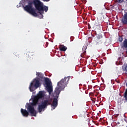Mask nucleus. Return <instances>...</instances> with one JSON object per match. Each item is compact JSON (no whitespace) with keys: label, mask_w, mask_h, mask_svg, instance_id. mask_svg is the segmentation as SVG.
Segmentation results:
<instances>
[{"label":"nucleus","mask_w":127,"mask_h":127,"mask_svg":"<svg viewBox=\"0 0 127 127\" xmlns=\"http://www.w3.org/2000/svg\"><path fill=\"white\" fill-rule=\"evenodd\" d=\"M71 78L70 76L67 77H64V78L62 79L59 82H58L57 86L55 88V93L56 94L55 98L53 99V102L52 99L48 100L51 101V104L50 106H51V108L53 110H55L58 106V98L59 97V94L61 92V90H63L64 88L67 86L68 83V81Z\"/></svg>","instance_id":"obj_1"},{"label":"nucleus","mask_w":127,"mask_h":127,"mask_svg":"<svg viewBox=\"0 0 127 127\" xmlns=\"http://www.w3.org/2000/svg\"><path fill=\"white\" fill-rule=\"evenodd\" d=\"M44 95L45 94L43 91H40L37 96L34 98L33 102L31 105L28 106L27 110L29 111V113L31 114L32 116H36L37 112L34 109V106H36L38 103L39 99L43 98L44 97Z\"/></svg>","instance_id":"obj_2"},{"label":"nucleus","mask_w":127,"mask_h":127,"mask_svg":"<svg viewBox=\"0 0 127 127\" xmlns=\"http://www.w3.org/2000/svg\"><path fill=\"white\" fill-rule=\"evenodd\" d=\"M33 3L35 6L36 10L39 11L41 16L43 17L42 14L44 13V11L45 12H47L48 11V7L44 6L43 3L39 0H33Z\"/></svg>","instance_id":"obj_3"},{"label":"nucleus","mask_w":127,"mask_h":127,"mask_svg":"<svg viewBox=\"0 0 127 127\" xmlns=\"http://www.w3.org/2000/svg\"><path fill=\"white\" fill-rule=\"evenodd\" d=\"M36 75L40 78L41 79H44L45 85L47 88V91L49 93H51L53 91V85L50 79L48 77H45L43 74L41 72H37Z\"/></svg>","instance_id":"obj_4"},{"label":"nucleus","mask_w":127,"mask_h":127,"mask_svg":"<svg viewBox=\"0 0 127 127\" xmlns=\"http://www.w3.org/2000/svg\"><path fill=\"white\" fill-rule=\"evenodd\" d=\"M33 2L28 1V5L24 7V9L34 16H38V13L36 12L35 9L33 7Z\"/></svg>","instance_id":"obj_5"},{"label":"nucleus","mask_w":127,"mask_h":127,"mask_svg":"<svg viewBox=\"0 0 127 127\" xmlns=\"http://www.w3.org/2000/svg\"><path fill=\"white\" fill-rule=\"evenodd\" d=\"M51 104V101L49 100H45L43 101L41 105L38 106V110L39 113H41L43 110L46 109L47 106H50Z\"/></svg>","instance_id":"obj_6"},{"label":"nucleus","mask_w":127,"mask_h":127,"mask_svg":"<svg viewBox=\"0 0 127 127\" xmlns=\"http://www.w3.org/2000/svg\"><path fill=\"white\" fill-rule=\"evenodd\" d=\"M40 84V80L38 79H34L33 82H32L29 86V89L31 92L34 91V87L37 89L39 87Z\"/></svg>","instance_id":"obj_7"},{"label":"nucleus","mask_w":127,"mask_h":127,"mask_svg":"<svg viewBox=\"0 0 127 127\" xmlns=\"http://www.w3.org/2000/svg\"><path fill=\"white\" fill-rule=\"evenodd\" d=\"M26 110L23 109L22 108L21 109L20 112L22 115L24 117H27L29 116V112H28Z\"/></svg>","instance_id":"obj_8"},{"label":"nucleus","mask_w":127,"mask_h":127,"mask_svg":"<svg viewBox=\"0 0 127 127\" xmlns=\"http://www.w3.org/2000/svg\"><path fill=\"white\" fill-rule=\"evenodd\" d=\"M59 48L60 50L62 52H65L67 50V47L64 45H60Z\"/></svg>","instance_id":"obj_9"},{"label":"nucleus","mask_w":127,"mask_h":127,"mask_svg":"<svg viewBox=\"0 0 127 127\" xmlns=\"http://www.w3.org/2000/svg\"><path fill=\"white\" fill-rule=\"evenodd\" d=\"M34 53V52H32V51H27V53L26 55L28 56V58H29L30 56H33L35 55Z\"/></svg>","instance_id":"obj_10"},{"label":"nucleus","mask_w":127,"mask_h":127,"mask_svg":"<svg viewBox=\"0 0 127 127\" xmlns=\"http://www.w3.org/2000/svg\"><path fill=\"white\" fill-rule=\"evenodd\" d=\"M123 47L127 49V39H125V41L123 42V46H122V48Z\"/></svg>","instance_id":"obj_11"},{"label":"nucleus","mask_w":127,"mask_h":127,"mask_svg":"<svg viewBox=\"0 0 127 127\" xmlns=\"http://www.w3.org/2000/svg\"><path fill=\"white\" fill-rule=\"evenodd\" d=\"M86 51H83L82 54H81L80 57L81 58H84V56L86 55Z\"/></svg>","instance_id":"obj_12"},{"label":"nucleus","mask_w":127,"mask_h":127,"mask_svg":"<svg viewBox=\"0 0 127 127\" xmlns=\"http://www.w3.org/2000/svg\"><path fill=\"white\" fill-rule=\"evenodd\" d=\"M123 71H125V72H127V64H126L124 65V68L123 69Z\"/></svg>","instance_id":"obj_13"},{"label":"nucleus","mask_w":127,"mask_h":127,"mask_svg":"<svg viewBox=\"0 0 127 127\" xmlns=\"http://www.w3.org/2000/svg\"><path fill=\"white\" fill-rule=\"evenodd\" d=\"M119 41L120 43H122L123 41V38L121 36H119Z\"/></svg>","instance_id":"obj_14"},{"label":"nucleus","mask_w":127,"mask_h":127,"mask_svg":"<svg viewBox=\"0 0 127 127\" xmlns=\"http://www.w3.org/2000/svg\"><path fill=\"white\" fill-rule=\"evenodd\" d=\"M26 1L27 0H22L21 1V3L23 5H25V3H26Z\"/></svg>","instance_id":"obj_15"},{"label":"nucleus","mask_w":127,"mask_h":127,"mask_svg":"<svg viewBox=\"0 0 127 127\" xmlns=\"http://www.w3.org/2000/svg\"><path fill=\"white\" fill-rule=\"evenodd\" d=\"M99 43H101L102 42H101V41H100L99 39H98V40L96 41V45H99Z\"/></svg>","instance_id":"obj_16"},{"label":"nucleus","mask_w":127,"mask_h":127,"mask_svg":"<svg viewBox=\"0 0 127 127\" xmlns=\"http://www.w3.org/2000/svg\"><path fill=\"white\" fill-rule=\"evenodd\" d=\"M119 0V2L120 3H121V2H123V1L124 0Z\"/></svg>","instance_id":"obj_17"},{"label":"nucleus","mask_w":127,"mask_h":127,"mask_svg":"<svg viewBox=\"0 0 127 127\" xmlns=\"http://www.w3.org/2000/svg\"><path fill=\"white\" fill-rule=\"evenodd\" d=\"M44 0V1H49V0Z\"/></svg>","instance_id":"obj_18"},{"label":"nucleus","mask_w":127,"mask_h":127,"mask_svg":"<svg viewBox=\"0 0 127 127\" xmlns=\"http://www.w3.org/2000/svg\"><path fill=\"white\" fill-rule=\"evenodd\" d=\"M65 58H66L65 57H64V56L62 57V59H65Z\"/></svg>","instance_id":"obj_19"},{"label":"nucleus","mask_w":127,"mask_h":127,"mask_svg":"<svg viewBox=\"0 0 127 127\" xmlns=\"http://www.w3.org/2000/svg\"><path fill=\"white\" fill-rule=\"evenodd\" d=\"M48 44V42H46V45H47Z\"/></svg>","instance_id":"obj_20"}]
</instances>
